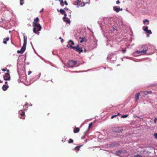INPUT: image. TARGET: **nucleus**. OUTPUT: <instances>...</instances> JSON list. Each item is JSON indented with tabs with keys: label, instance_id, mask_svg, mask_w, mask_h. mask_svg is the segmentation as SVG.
Listing matches in <instances>:
<instances>
[{
	"label": "nucleus",
	"instance_id": "1",
	"mask_svg": "<svg viewBox=\"0 0 157 157\" xmlns=\"http://www.w3.org/2000/svg\"><path fill=\"white\" fill-rule=\"evenodd\" d=\"M33 32L38 34L39 33L38 31H40L42 29V27L40 24H36V25H33Z\"/></svg>",
	"mask_w": 157,
	"mask_h": 157
},
{
	"label": "nucleus",
	"instance_id": "2",
	"mask_svg": "<svg viewBox=\"0 0 157 157\" xmlns=\"http://www.w3.org/2000/svg\"><path fill=\"white\" fill-rule=\"evenodd\" d=\"M143 49L140 51L137 50L136 51V53L139 55H142L145 54L147 52V47L144 46L142 47Z\"/></svg>",
	"mask_w": 157,
	"mask_h": 157
},
{
	"label": "nucleus",
	"instance_id": "3",
	"mask_svg": "<svg viewBox=\"0 0 157 157\" xmlns=\"http://www.w3.org/2000/svg\"><path fill=\"white\" fill-rule=\"evenodd\" d=\"M26 44H24L23 45L22 47L21 48V49L20 50H18L17 51V52L18 53H21L22 54L23 53V52H25L26 49Z\"/></svg>",
	"mask_w": 157,
	"mask_h": 157
},
{
	"label": "nucleus",
	"instance_id": "4",
	"mask_svg": "<svg viewBox=\"0 0 157 157\" xmlns=\"http://www.w3.org/2000/svg\"><path fill=\"white\" fill-rule=\"evenodd\" d=\"M122 130L123 129L121 127H117L113 128V132H121L122 131Z\"/></svg>",
	"mask_w": 157,
	"mask_h": 157
},
{
	"label": "nucleus",
	"instance_id": "5",
	"mask_svg": "<svg viewBox=\"0 0 157 157\" xmlns=\"http://www.w3.org/2000/svg\"><path fill=\"white\" fill-rule=\"evenodd\" d=\"M19 113L20 115L19 117L20 118L24 119L25 118V113L24 111L21 110L19 111Z\"/></svg>",
	"mask_w": 157,
	"mask_h": 157
},
{
	"label": "nucleus",
	"instance_id": "6",
	"mask_svg": "<svg viewBox=\"0 0 157 157\" xmlns=\"http://www.w3.org/2000/svg\"><path fill=\"white\" fill-rule=\"evenodd\" d=\"M73 48L74 50H75L76 51L79 52V53L82 52L83 50L82 48L79 47L78 45Z\"/></svg>",
	"mask_w": 157,
	"mask_h": 157
},
{
	"label": "nucleus",
	"instance_id": "7",
	"mask_svg": "<svg viewBox=\"0 0 157 157\" xmlns=\"http://www.w3.org/2000/svg\"><path fill=\"white\" fill-rule=\"evenodd\" d=\"M77 63V62L73 60H71L69 62V65L71 67H75V64Z\"/></svg>",
	"mask_w": 157,
	"mask_h": 157
},
{
	"label": "nucleus",
	"instance_id": "8",
	"mask_svg": "<svg viewBox=\"0 0 157 157\" xmlns=\"http://www.w3.org/2000/svg\"><path fill=\"white\" fill-rule=\"evenodd\" d=\"M68 45L69 46V47H70L72 49H73V48H75V47L74 46L75 43L74 42L71 40L69 41Z\"/></svg>",
	"mask_w": 157,
	"mask_h": 157
},
{
	"label": "nucleus",
	"instance_id": "9",
	"mask_svg": "<svg viewBox=\"0 0 157 157\" xmlns=\"http://www.w3.org/2000/svg\"><path fill=\"white\" fill-rule=\"evenodd\" d=\"M3 78L5 80H10V77L9 73H6L4 76H3Z\"/></svg>",
	"mask_w": 157,
	"mask_h": 157
},
{
	"label": "nucleus",
	"instance_id": "10",
	"mask_svg": "<svg viewBox=\"0 0 157 157\" xmlns=\"http://www.w3.org/2000/svg\"><path fill=\"white\" fill-rule=\"evenodd\" d=\"M39 19L38 17H36V19L34 20L33 23V25H36V24H39Z\"/></svg>",
	"mask_w": 157,
	"mask_h": 157
},
{
	"label": "nucleus",
	"instance_id": "11",
	"mask_svg": "<svg viewBox=\"0 0 157 157\" xmlns=\"http://www.w3.org/2000/svg\"><path fill=\"white\" fill-rule=\"evenodd\" d=\"M140 93L139 92L137 93L135 95V98L136 99V101H137L139 100V96L140 95Z\"/></svg>",
	"mask_w": 157,
	"mask_h": 157
},
{
	"label": "nucleus",
	"instance_id": "12",
	"mask_svg": "<svg viewBox=\"0 0 157 157\" xmlns=\"http://www.w3.org/2000/svg\"><path fill=\"white\" fill-rule=\"evenodd\" d=\"M9 88V86L8 85H4L2 86V89L4 91H6Z\"/></svg>",
	"mask_w": 157,
	"mask_h": 157
},
{
	"label": "nucleus",
	"instance_id": "13",
	"mask_svg": "<svg viewBox=\"0 0 157 157\" xmlns=\"http://www.w3.org/2000/svg\"><path fill=\"white\" fill-rule=\"evenodd\" d=\"M9 38L7 37L6 38H5L3 39V44H7V42L9 40Z\"/></svg>",
	"mask_w": 157,
	"mask_h": 157
},
{
	"label": "nucleus",
	"instance_id": "14",
	"mask_svg": "<svg viewBox=\"0 0 157 157\" xmlns=\"http://www.w3.org/2000/svg\"><path fill=\"white\" fill-rule=\"evenodd\" d=\"M57 11L58 12H60L61 14H62L65 13H66V12L64 11V10L62 9H60V10L57 9Z\"/></svg>",
	"mask_w": 157,
	"mask_h": 157
},
{
	"label": "nucleus",
	"instance_id": "15",
	"mask_svg": "<svg viewBox=\"0 0 157 157\" xmlns=\"http://www.w3.org/2000/svg\"><path fill=\"white\" fill-rule=\"evenodd\" d=\"M113 10L117 13H118L120 10V8L115 6L113 7Z\"/></svg>",
	"mask_w": 157,
	"mask_h": 157
},
{
	"label": "nucleus",
	"instance_id": "16",
	"mask_svg": "<svg viewBox=\"0 0 157 157\" xmlns=\"http://www.w3.org/2000/svg\"><path fill=\"white\" fill-rule=\"evenodd\" d=\"M79 131V128H75L74 129V133L78 132Z\"/></svg>",
	"mask_w": 157,
	"mask_h": 157
},
{
	"label": "nucleus",
	"instance_id": "17",
	"mask_svg": "<svg viewBox=\"0 0 157 157\" xmlns=\"http://www.w3.org/2000/svg\"><path fill=\"white\" fill-rule=\"evenodd\" d=\"M63 20L64 22H66L68 24H70V21L69 19L67 18L66 19H63Z\"/></svg>",
	"mask_w": 157,
	"mask_h": 157
},
{
	"label": "nucleus",
	"instance_id": "18",
	"mask_svg": "<svg viewBox=\"0 0 157 157\" xmlns=\"http://www.w3.org/2000/svg\"><path fill=\"white\" fill-rule=\"evenodd\" d=\"M27 37L26 36H24V44H27Z\"/></svg>",
	"mask_w": 157,
	"mask_h": 157
},
{
	"label": "nucleus",
	"instance_id": "19",
	"mask_svg": "<svg viewBox=\"0 0 157 157\" xmlns=\"http://www.w3.org/2000/svg\"><path fill=\"white\" fill-rule=\"evenodd\" d=\"M86 39L85 38V37H82V38L81 39V40L80 41V43H82L83 42L86 41Z\"/></svg>",
	"mask_w": 157,
	"mask_h": 157
},
{
	"label": "nucleus",
	"instance_id": "20",
	"mask_svg": "<svg viewBox=\"0 0 157 157\" xmlns=\"http://www.w3.org/2000/svg\"><path fill=\"white\" fill-rule=\"evenodd\" d=\"M28 103H26L25 105L23 106V111H25L26 110V109L27 108L28 105H27Z\"/></svg>",
	"mask_w": 157,
	"mask_h": 157
},
{
	"label": "nucleus",
	"instance_id": "21",
	"mask_svg": "<svg viewBox=\"0 0 157 157\" xmlns=\"http://www.w3.org/2000/svg\"><path fill=\"white\" fill-rule=\"evenodd\" d=\"M143 23L145 24L146 22H147V25H148L149 23V21L148 20L146 19L144 20L143 21Z\"/></svg>",
	"mask_w": 157,
	"mask_h": 157
},
{
	"label": "nucleus",
	"instance_id": "22",
	"mask_svg": "<svg viewBox=\"0 0 157 157\" xmlns=\"http://www.w3.org/2000/svg\"><path fill=\"white\" fill-rule=\"evenodd\" d=\"M148 27L147 26H144L143 27V29L144 31H146L148 30Z\"/></svg>",
	"mask_w": 157,
	"mask_h": 157
},
{
	"label": "nucleus",
	"instance_id": "23",
	"mask_svg": "<svg viewBox=\"0 0 157 157\" xmlns=\"http://www.w3.org/2000/svg\"><path fill=\"white\" fill-rule=\"evenodd\" d=\"M59 1L60 2V4L62 6H64V3L63 0H59Z\"/></svg>",
	"mask_w": 157,
	"mask_h": 157
},
{
	"label": "nucleus",
	"instance_id": "24",
	"mask_svg": "<svg viewBox=\"0 0 157 157\" xmlns=\"http://www.w3.org/2000/svg\"><path fill=\"white\" fill-rule=\"evenodd\" d=\"M143 93H148V94H152V92L151 91H143Z\"/></svg>",
	"mask_w": 157,
	"mask_h": 157
},
{
	"label": "nucleus",
	"instance_id": "25",
	"mask_svg": "<svg viewBox=\"0 0 157 157\" xmlns=\"http://www.w3.org/2000/svg\"><path fill=\"white\" fill-rule=\"evenodd\" d=\"M81 147V146H76L75 147V149L77 150L78 151H79V149H80V147Z\"/></svg>",
	"mask_w": 157,
	"mask_h": 157
},
{
	"label": "nucleus",
	"instance_id": "26",
	"mask_svg": "<svg viewBox=\"0 0 157 157\" xmlns=\"http://www.w3.org/2000/svg\"><path fill=\"white\" fill-rule=\"evenodd\" d=\"M87 3V2H86V3H85L84 2H82L81 3V4L80 5L81 6H83L85 5L86 3Z\"/></svg>",
	"mask_w": 157,
	"mask_h": 157
},
{
	"label": "nucleus",
	"instance_id": "27",
	"mask_svg": "<svg viewBox=\"0 0 157 157\" xmlns=\"http://www.w3.org/2000/svg\"><path fill=\"white\" fill-rule=\"evenodd\" d=\"M128 117V115H125L121 116V118H126Z\"/></svg>",
	"mask_w": 157,
	"mask_h": 157
},
{
	"label": "nucleus",
	"instance_id": "28",
	"mask_svg": "<svg viewBox=\"0 0 157 157\" xmlns=\"http://www.w3.org/2000/svg\"><path fill=\"white\" fill-rule=\"evenodd\" d=\"M146 32L147 33L150 34H151L152 33L151 30H149L148 29L147 30V31H146Z\"/></svg>",
	"mask_w": 157,
	"mask_h": 157
},
{
	"label": "nucleus",
	"instance_id": "29",
	"mask_svg": "<svg viewBox=\"0 0 157 157\" xmlns=\"http://www.w3.org/2000/svg\"><path fill=\"white\" fill-rule=\"evenodd\" d=\"M73 140L72 139H70L68 141L69 143H73Z\"/></svg>",
	"mask_w": 157,
	"mask_h": 157
},
{
	"label": "nucleus",
	"instance_id": "30",
	"mask_svg": "<svg viewBox=\"0 0 157 157\" xmlns=\"http://www.w3.org/2000/svg\"><path fill=\"white\" fill-rule=\"evenodd\" d=\"M20 4L21 5H22L24 3V1L23 0H20Z\"/></svg>",
	"mask_w": 157,
	"mask_h": 157
},
{
	"label": "nucleus",
	"instance_id": "31",
	"mask_svg": "<svg viewBox=\"0 0 157 157\" xmlns=\"http://www.w3.org/2000/svg\"><path fill=\"white\" fill-rule=\"evenodd\" d=\"M63 14H64V16L63 17V19H64L67 18L66 17L67 15L66 13H64Z\"/></svg>",
	"mask_w": 157,
	"mask_h": 157
},
{
	"label": "nucleus",
	"instance_id": "32",
	"mask_svg": "<svg viewBox=\"0 0 157 157\" xmlns=\"http://www.w3.org/2000/svg\"><path fill=\"white\" fill-rule=\"evenodd\" d=\"M76 2L78 5L80 3V1L79 0H76Z\"/></svg>",
	"mask_w": 157,
	"mask_h": 157
},
{
	"label": "nucleus",
	"instance_id": "33",
	"mask_svg": "<svg viewBox=\"0 0 157 157\" xmlns=\"http://www.w3.org/2000/svg\"><path fill=\"white\" fill-rule=\"evenodd\" d=\"M117 115H113V116H112V117H111V119H113L114 117H117Z\"/></svg>",
	"mask_w": 157,
	"mask_h": 157
},
{
	"label": "nucleus",
	"instance_id": "34",
	"mask_svg": "<svg viewBox=\"0 0 157 157\" xmlns=\"http://www.w3.org/2000/svg\"><path fill=\"white\" fill-rule=\"evenodd\" d=\"M157 120V118L156 117L155 118L154 120V121L155 123L156 124V123Z\"/></svg>",
	"mask_w": 157,
	"mask_h": 157
},
{
	"label": "nucleus",
	"instance_id": "35",
	"mask_svg": "<svg viewBox=\"0 0 157 157\" xmlns=\"http://www.w3.org/2000/svg\"><path fill=\"white\" fill-rule=\"evenodd\" d=\"M154 136H155V138L157 139V133L154 134Z\"/></svg>",
	"mask_w": 157,
	"mask_h": 157
},
{
	"label": "nucleus",
	"instance_id": "36",
	"mask_svg": "<svg viewBox=\"0 0 157 157\" xmlns=\"http://www.w3.org/2000/svg\"><path fill=\"white\" fill-rule=\"evenodd\" d=\"M92 123H90L89 124V127L90 128V127H91L92 126Z\"/></svg>",
	"mask_w": 157,
	"mask_h": 157
},
{
	"label": "nucleus",
	"instance_id": "37",
	"mask_svg": "<svg viewBox=\"0 0 157 157\" xmlns=\"http://www.w3.org/2000/svg\"><path fill=\"white\" fill-rule=\"evenodd\" d=\"M134 157H142L141 155H136Z\"/></svg>",
	"mask_w": 157,
	"mask_h": 157
},
{
	"label": "nucleus",
	"instance_id": "38",
	"mask_svg": "<svg viewBox=\"0 0 157 157\" xmlns=\"http://www.w3.org/2000/svg\"><path fill=\"white\" fill-rule=\"evenodd\" d=\"M63 10H64L65 11L66 10H69V11H70L69 10L68 8H64V9Z\"/></svg>",
	"mask_w": 157,
	"mask_h": 157
},
{
	"label": "nucleus",
	"instance_id": "39",
	"mask_svg": "<svg viewBox=\"0 0 157 157\" xmlns=\"http://www.w3.org/2000/svg\"><path fill=\"white\" fill-rule=\"evenodd\" d=\"M64 3L66 6H67L68 5V3L66 1H64Z\"/></svg>",
	"mask_w": 157,
	"mask_h": 157
},
{
	"label": "nucleus",
	"instance_id": "40",
	"mask_svg": "<svg viewBox=\"0 0 157 157\" xmlns=\"http://www.w3.org/2000/svg\"><path fill=\"white\" fill-rule=\"evenodd\" d=\"M59 39H60V40H61V42H63V39H62V38H61V37H60L59 38Z\"/></svg>",
	"mask_w": 157,
	"mask_h": 157
},
{
	"label": "nucleus",
	"instance_id": "41",
	"mask_svg": "<svg viewBox=\"0 0 157 157\" xmlns=\"http://www.w3.org/2000/svg\"><path fill=\"white\" fill-rule=\"evenodd\" d=\"M85 134H84V135L83 136H82V139H85Z\"/></svg>",
	"mask_w": 157,
	"mask_h": 157
},
{
	"label": "nucleus",
	"instance_id": "42",
	"mask_svg": "<svg viewBox=\"0 0 157 157\" xmlns=\"http://www.w3.org/2000/svg\"><path fill=\"white\" fill-rule=\"evenodd\" d=\"M120 3V2L119 0H117L116 1V4H119V3Z\"/></svg>",
	"mask_w": 157,
	"mask_h": 157
},
{
	"label": "nucleus",
	"instance_id": "43",
	"mask_svg": "<svg viewBox=\"0 0 157 157\" xmlns=\"http://www.w3.org/2000/svg\"><path fill=\"white\" fill-rule=\"evenodd\" d=\"M125 51H126V49H124L123 50H122L123 53H124L125 52Z\"/></svg>",
	"mask_w": 157,
	"mask_h": 157
},
{
	"label": "nucleus",
	"instance_id": "44",
	"mask_svg": "<svg viewBox=\"0 0 157 157\" xmlns=\"http://www.w3.org/2000/svg\"><path fill=\"white\" fill-rule=\"evenodd\" d=\"M2 70L4 71H6V70L5 68H3L2 69Z\"/></svg>",
	"mask_w": 157,
	"mask_h": 157
},
{
	"label": "nucleus",
	"instance_id": "45",
	"mask_svg": "<svg viewBox=\"0 0 157 157\" xmlns=\"http://www.w3.org/2000/svg\"><path fill=\"white\" fill-rule=\"evenodd\" d=\"M32 72L30 71H29L28 74V75H29Z\"/></svg>",
	"mask_w": 157,
	"mask_h": 157
},
{
	"label": "nucleus",
	"instance_id": "46",
	"mask_svg": "<svg viewBox=\"0 0 157 157\" xmlns=\"http://www.w3.org/2000/svg\"><path fill=\"white\" fill-rule=\"evenodd\" d=\"M44 10V9H42L40 11V13H41Z\"/></svg>",
	"mask_w": 157,
	"mask_h": 157
},
{
	"label": "nucleus",
	"instance_id": "47",
	"mask_svg": "<svg viewBox=\"0 0 157 157\" xmlns=\"http://www.w3.org/2000/svg\"><path fill=\"white\" fill-rule=\"evenodd\" d=\"M144 93V94H145V95H147V94H148V93Z\"/></svg>",
	"mask_w": 157,
	"mask_h": 157
},
{
	"label": "nucleus",
	"instance_id": "48",
	"mask_svg": "<svg viewBox=\"0 0 157 157\" xmlns=\"http://www.w3.org/2000/svg\"><path fill=\"white\" fill-rule=\"evenodd\" d=\"M117 115H117H118V116L120 115V113H118Z\"/></svg>",
	"mask_w": 157,
	"mask_h": 157
},
{
	"label": "nucleus",
	"instance_id": "49",
	"mask_svg": "<svg viewBox=\"0 0 157 157\" xmlns=\"http://www.w3.org/2000/svg\"><path fill=\"white\" fill-rule=\"evenodd\" d=\"M7 72V73H9V70H6Z\"/></svg>",
	"mask_w": 157,
	"mask_h": 157
},
{
	"label": "nucleus",
	"instance_id": "50",
	"mask_svg": "<svg viewBox=\"0 0 157 157\" xmlns=\"http://www.w3.org/2000/svg\"><path fill=\"white\" fill-rule=\"evenodd\" d=\"M7 83V82H6V81L5 82V83L6 84Z\"/></svg>",
	"mask_w": 157,
	"mask_h": 157
},
{
	"label": "nucleus",
	"instance_id": "51",
	"mask_svg": "<svg viewBox=\"0 0 157 157\" xmlns=\"http://www.w3.org/2000/svg\"><path fill=\"white\" fill-rule=\"evenodd\" d=\"M123 10L122 9H120V10H121V11H122Z\"/></svg>",
	"mask_w": 157,
	"mask_h": 157
},
{
	"label": "nucleus",
	"instance_id": "52",
	"mask_svg": "<svg viewBox=\"0 0 157 157\" xmlns=\"http://www.w3.org/2000/svg\"><path fill=\"white\" fill-rule=\"evenodd\" d=\"M71 17V15H70V17Z\"/></svg>",
	"mask_w": 157,
	"mask_h": 157
},
{
	"label": "nucleus",
	"instance_id": "53",
	"mask_svg": "<svg viewBox=\"0 0 157 157\" xmlns=\"http://www.w3.org/2000/svg\"><path fill=\"white\" fill-rule=\"evenodd\" d=\"M89 1H90V0H88Z\"/></svg>",
	"mask_w": 157,
	"mask_h": 157
}]
</instances>
